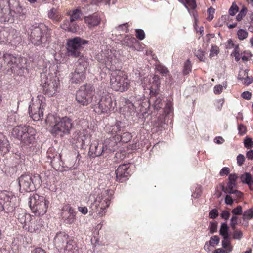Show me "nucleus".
<instances>
[{"label": "nucleus", "mask_w": 253, "mask_h": 253, "mask_svg": "<svg viewBox=\"0 0 253 253\" xmlns=\"http://www.w3.org/2000/svg\"><path fill=\"white\" fill-rule=\"evenodd\" d=\"M87 63L83 58H80L76 65V68L73 72L70 74V81L71 84H80L85 78V71Z\"/></svg>", "instance_id": "f8f14e48"}, {"label": "nucleus", "mask_w": 253, "mask_h": 253, "mask_svg": "<svg viewBox=\"0 0 253 253\" xmlns=\"http://www.w3.org/2000/svg\"><path fill=\"white\" fill-rule=\"evenodd\" d=\"M217 223L216 222H210L209 226L210 232L213 234L217 231Z\"/></svg>", "instance_id": "5fc2aeb1"}, {"label": "nucleus", "mask_w": 253, "mask_h": 253, "mask_svg": "<svg viewBox=\"0 0 253 253\" xmlns=\"http://www.w3.org/2000/svg\"><path fill=\"white\" fill-rule=\"evenodd\" d=\"M136 36L140 40H142L145 38V34L144 31L142 29L136 30Z\"/></svg>", "instance_id": "603ef678"}, {"label": "nucleus", "mask_w": 253, "mask_h": 253, "mask_svg": "<svg viewBox=\"0 0 253 253\" xmlns=\"http://www.w3.org/2000/svg\"><path fill=\"white\" fill-rule=\"evenodd\" d=\"M29 30V39L36 45L45 43L51 34L50 30L42 23H35L30 26Z\"/></svg>", "instance_id": "f03ea898"}, {"label": "nucleus", "mask_w": 253, "mask_h": 253, "mask_svg": "<svg viewBox=\"0 0 253 253\" xmlns=\"http://www.w3.org/2000/svg\"><path fill=\"white\" fill-rule=\"evenodd\" d=\"M9 33L5 30H2L0 31V43L4 42L7 41Z\"/></svg>", "instance_id": "58836bf2"}, {"label": "nucleus", "mask_w": 253, "mask_h": 253, "mask_svg": "<svg viewBox=\"0 0 253 253\" xmlns=\"http://www.w3.org/2000/svg\"><path fill=\"white\" fill-rule=\"evenodd\" d=\"M238 6L234 3H233L229 10V13L231 16H234L238 11Z\"/></svg>", "instance_id": "8fccbe9b"}, {"label": "nucleus", "mask_w": 253, "mask_h": 253, "mask_svg": "<svg viewBox=\"0 0 253 253\" xmlns=\"http://www.w3.org/2000/svg\"><path fill=\"white\" fill-rule=\"evenodd\" d=\"M32 217L30 214L27 213L25 210L21 209L17 210L16 217L23 228L25 229V226H27L31 220Z\"/></svg>", "instance_id": "b1692460"}, {"label": "nucleus", "mask_w": 253, "mask_h": 253, "mask_svg": "<svg viewBox=\"0 0 253 253\" xmlns=\"http://www.w3.org/2000/svg\"><path fill=\"white\" fill-rule=\"evenodd\" d=\"M48 16L50 19L55 21L58 22L60 21L61 16L57 13L56 9L54 8L49 11Z\"/></svg>", "instance_id": "72a5a7b5"}, {"label": "nucleus", "mask_w": 253, "mask_h": 253, "mask_svg": "<svg viewBox=\"0 0 253 253\" xmlns=\"http://www.w3.org/2000/svg\"><path fill=\"white\" fill-rule=\"evenodd\" d=\"M29 204L35 215L40 216L46 212L49 202L45 197L35 194L29 197Z\"/></svg>", "instance_id": "6e6552de"}, {"label": "nucleus", "mask_w": 253, "mask_h": 253, "mask_svg": "<svg viewBox=\"0 0 253 253\" xmlns=\"http://www.w3.org/2000/svg\"><path fill=\"white\" fill-rule=\"evenodd\" d=\"M231 55L234 56L235 60L236 61L238 62L240 60V49H239L238 45L235 46L234 51L231 53Z\"/></svg>", "instance_id": "49530a36"}, {"label": "nucleus", "mask_w": 253, "mask_h": 253, "mask_svg": "<svg viewBox=\"0 0 253 253\" xmlns=\"http://www.w3.org/2000/svg\"><path fill=\"white\" fill-rule=\"evenodd\" d=\"M93 106L97 113H108L113 111L116 103L108 93H97L93 98Z\"/></svg>", "instance_id": "20e7f679"}, {"label": "nucleus", "mask_w": 253, "mask_h": 253, "mask_svg": "<svg viewBox=\"0 0 253 253\" xmlns=\"http://www.w3.org/2000/svg\"><path fill=\"white\" fill-rule=\"evenodd\" d=\"M232 213L234 215V216L242 214L243 211L242 206L239 205L236 208L233 209L232 211Z\"/></svg>", "instance_id": "3c124183"}, {"label": "nucleus", "mask_w": 253, "mask_h": 253, "mask_svg": "<svg viewBox=\"0 0 253 253\" xmlns=\"http://www.w3.org/2000/svg\"><path fill=\"white\" fill-rule=\"evenodd\" d=\"M88 41L79 37L67 40L66 43V55L72 58H82L81 50L88 43Z\"/></svg>", "instance_id": "0eeeda50"}, {"label": "nucleus", "mask_w": 253, "mask_h": 253, "mask_svg": "<svg viewBox=\"0 0 253 253\" xmlns=\"http://www.w3.org/2000/svg\"><path fill=\"white\" fill-rule=\"evenodd\" d=\"M49 125L52 126L50 131L51 134L55 137L62 138L70 134L73 122L69 117H64L55 119L54 124L49 123Z\"/></svg>", "instance_id": "7ed1b4c3"}, {"label": "nucleus", "mask_w": 253, "mask_h": 253, "mask_svg": "<svg viewBox=\"0 0 253 253\" xmlns=\"http://www.w3.org/2000/svg\"><path fill=\"white\" fill-rule=\"evenodd\" d=\"M137 40L133 37L126 36L124 39L122 44L127 47H132L134 43L137 42Z\"/></svg>", "instance_id": "c756f323"}, {"label": "nucleus", "mask_w": 253, "mask_h": 253, "mask_svg": "<svg viewBox=\"0 0 253 253\" xmlns=\"http://www.w3.org/2000/svg\"><path fill=\"white\" fill-rule=\"evenodd\" d=\"M119 142L127 143L129 142L132 139V135L131 133L128 132L123 133L121 135L119 136Z\"/></svg>", "instance_id": "473e14b6"}, {"label": "nucleus", "mask_w": 253, "mask_h": 253, "mask_svg": "<svg viewBox=\"0 0 253 253\" xmlns=\"http://www.w3.org/2000/svg\"><path fill=\"white\" fill-rule=\"evenodd\" d=\"M253 218V210L252 208H250L244 211L243 214V219L250 220Z\"/></svg>", "instance_id": "4c0bfd02"}, {"label": "nucleus", "mask_w": 253, "mask_h": 253, "mask_svg": "<svg viewBox=\"0 0 253 253\" xmlns=\"http://www.w3.org/2000/svg\"><path fill=\"white\" fill-rule=\"evenodd\" d=\"M219 53L218 48L217 46H212L210 53V57H212L215 55H217Z\"/></svg>", "instance_id": "864d4df0"}, {"label": "nucleus", "mask_w": 253, "mask_h": 253, "mask_svg": "<svg viewBox=\"0 0 253 253\" xmlns=\"http://www.w3.org/2000/svg\"><path fill=\"white\" fill-rule=\"evenodd\" d=\"M76 212L75 209L69 205L63 207L61 212V217L66 224H72L75 220Z\"/></svg>", "instance_id": "f3484780"}, {"label": "nucleus", "mask_w": 253, "mask_h": 253, "mask_svg": "<svg viewBox=\"0 0 253 253\" xmlns=\"http://www.w3.org/2000/svg\"><path fill=\"white\" fill-rule=\"evenodd\" d=\"M223 89V87L221 85H217L214 87V92L216 94H220Z\"/></svg>", "instance_id": "774afa93"}, {"label": "nucleus", "mask_w": 253, "mask_h": 253, "mask_svg": "<svg viewBox=\"0 0 253 253\" xmlns=\"http://www.w3.org/2000/svg\"><path fill=\"white\" fill-rule=\"evenodd\" d=\"M12 12L16 14H20L22 13L23 9L17 2L15 7L11 10L9 1L6 0H0V18L1 22L12 23L14 20Z\"/></svg>", "instance_id": "9d476101"}, {"label": "nucleus", "mask_w": 253, "mask_h": 253, "mask_svg": "<svg viewBox=\"0 0 253 253\" xmlns=\"http://www.w3.org/2000/svg\"><path fill=\"white\" fill-rule=\"evenodd\" d=\"M233 238L236 240H240L243 237V233L241 230L237 229H233Z\"/></svg>", "instance_id": "a19ab883"}, {"label": "nucleus", "mask_w": 253, "mask_h": 253, "mask_svg": "<svg viewBox=\"0 0 253 253\" xmlns=\"http://www.w3.org/2000/svg\"><path fill=\"white\" fill-rule=\"evenodd\" d=\"M68 238L69 236L68 234L64 232H59L57 233L54 239V245L56 248H57L60 252L62 251L64 247L65 244H66L69 241L68 240Z\"/></svg>", "instance_id": "5701e85b"}, {"label": "nucleus", "mask_w": 253, "mask_h": 253, "mask_svg": "<svg viewBox=\"0 0 253 253\" xmlns=\"http://www.w3.org/2000/svg\"><path fill=\"white\" fill-rule=\"evenodd\" d=\"M209 217L211 219L216 218L218 215V211L216 209H214L209 212Z\"/></svg>", "instance_id": "4d7b16f0"}, {"label": "nucleus", "mask_w": 253, "mask_h": 253, "mask_svg": "<svg viewBox=\"0 0 253 253\" xmlns=\"http://www.w3.org/2000/svg\"><path fill=\"white\" fill-rule=\"evenodd\" d=\"M62 251L64 253H78V248L75 241L69 240Z\"/></svg>", "instance_id": "cd10ccee"}, {"label": "nucleus", "mask_w": 253, "mask_h": 253, "mask_svg": "<svg viewBox=\"0 0 253 253\" xmlns=\"http://www.w3.org/2000/svg\"><path fill=\"white\" fill-rule=\"evenodd\" d=\"M111 196L112 193L110 190L102 191L101 195H99L92 204L90 208H92V211H95L99 207L101 211H103L109 206Z\"/></svg>", "instance_id": "4468645a"}, {"label": "nucleus", "mask_w": 253, "mask_h": 253, "mask_svg": "<svg viewBox=\"0 0 253 253\" xmlns=\"http://www.w3.org/2000/svg\"><path fill=\"white\" fill-rule=\"evenodd\" d=\"M45 104L40 99L30 105L29 113L30 117L35 121H38L43 118V109Z\"/></svg>", "instance_id": "dca6fc26"}, {"label": "nucleus", "mask_w": 253, "mask_h": 253, "mask_svg": "<svg viewBox=\"0 0 253 253\" xmlns=\"http://www.w3.org/2000/svg\"><path fill=\"white\" fill-rule=\"evenodd\" d=\"M247 8L243 6L239 12V13L236 16V19L238 21H240L246 15L247 12Z\"/></svg>", "instance_id": "79ce46f5"}, {"label": "nucleus", "mask_w": 253, "mask_h": 253, "mask_svg": "<svg viewBox=\"0 0 253 253\" xmlns=\"http://www.w3.org/2000/svg\"><path fill=\"white\" fill-rule=\"evenodd\" d=\"M172 103L171 101H168L166 104L164 108V112L166 115L170 114L173 109Z\"/></svg>", "instance_id": "a18cd8bd"}, {"label": "nucleus", "mask_w": 253, "mask_h": 253, "mask_svg": "<svg viewBox=\"0 0 253 253\" xmlns=\"http://www.w3.org/2000/svg\"><path fill=\"white\" fill-rule=\"evenodd\" d=\"M238 217L236 216H233L232 217L231 219V227L233 229H236V225L238 224L237 223Z\"/></svg>", "instance_id": "13d9d810"}, {"label": "nucleus", "mask_w": 253, "mask_h": 253, "mask_svg": "<svg viewBox=\"0 0 253 253\" xmlns=\"http://www.w3.org/2000/svg\"><path fill=\"white\" fill-rule=\"evenodd\" d=\"M241 180L243 183L247 184L250 187L253 184V177L249 173H245L241 176Z\"/></svg>", "instance_id": "7c9ffc66"}, {"label": "nucleus", "mask_w": 253, "mask_h": 253, "mask_svg": "<svg viewBox=\"0 0 253 253\" xmlns=\"http://www.w3.org/2000/svg\"><path fill=\"white\" fill-rule=\"evenodd\" d=\"M43 226L42 221L39 216H32L27 226H25V230L31 233H39Z\"/></svg>", "instance_id": "aec40b11"}, {"label": "nucleus", "mask_w": 253, "mask_h": 253, "mask_svg": "<svg viewBox=\"0 0 253 253\" xmlns=\"http://www.w3.org/2000/svg\"><path fill=\"white\" fill-rule=\"evenodd\" d=\"M229 227L226 223L221 224L220 229L219 231L220 234L222 235L224 239H229V235L228 234Z\"/></svg>", "instance_id": "2f4dec72"}, {"label": "nucleus", "mask_w": 253, "mask_h": 253, "mask_svg": "<svg viewBox=\"0 0 253 253\" xmlns=\"http://www.w3.org/2000/svg\"><path fill=\"white\" fill-rule=\"evenodd\" d=\"M73 23V22L71 21L70 19V20L66 19L63 22V24H62L61 25V27L64 29H65V30L68 29V30L71 31V29L72 28V24Z\"/></svg>", "instance_id": "de8ad7c7"}, {"label": "nucleus", "mask_w": 253, "mask_h": 253, "mask_svg": "<svg viewBox=\"0 0 253 253\" xmlns=\"http://www.w3.org/2000/svg\"><path fill=\"white\" fill-rule=\"evenodd\" d=\"M35 133V130L33 127L22 125L15 126L12 131V136L25 145H29L34 142Z\"/></svg>", "instance_id": "39448f33"}, {"label": "nucleus", "mask_w": 253, "mask_h": 253, "mask_svg": "<svg viewBox=\"0 0 253 253\" xmlns=\"http://www.w3.org/2000/svg\"><path fill=\"white\" fill-rule=\"evenodd\" d=\"M104 153L106 152L102 143L99 144L97 141H94L91 143L88 152L89 157L95 158Z\"/></svg>", "instance_id": "4be33fe9"}, {"label": "nucleus", "mask_w": 253, "mask_h": 253, "mask_svg": "<svg viewBox=\"0 0 253 253\" xmlns=\"http://www.w3.org/2000/svg\"><path fill=\"white\" fill-rule=\"evenodd\" d=\"M215 12V9L211 6L210 8H209L207 10V13H208V17L207 18V20L209 21H211L214 16L213 14Z\"/></svg>", "instance_id": "09e8293b"}, {"label": "nucleus", "mask_w": 253, "mask_h": 253, "mask_svg": "<svg viewBox=\"0 0 253 253\" xmlns=\"http://www.w3.org/2000/svg\"><path fill=\"white\" fill-rule=\"evenodd\" d=\"M94 88L90 84L81 86L76 94V100L79 104L83 106H87L91 103L95 96Z\"/></svg>", "instance_id": "1a4fd4ad"}, {"label": "nucleus", "mask_w": 253, "mask_h": 253, "mask_svg": "<svg viewBox=\"0 0 253 253\" xmlns=\"http://www.w3.org/2000/svg\"><path fill=\"white\" fill-rule=\"evenodd\" d=\"M153 79V85L150 88H153L154 91H156L158 90V91H160L161 83L159 76L157 75H155L154 76Z\"/></svg>", "instance_id": "e433bc0d"}, {"label": "nucleus", "mask_w": 253, "mask_h": 253, "mask_svg": "<svg viewBox=\"0 0 253 253\" xmlns=\"http://www.w3.org/2000/svg\"><path fill=\"white\" fill-rule=\"evenodd\" d=\"M191 67L192 65L191 64V62L189 59H188L184 63L183 69L184 74L186 75L188 74L191 71Z\"/></svg>", "instance_id": "37998d69"}, {"label": "nucleus", "mask_w": 253, "mask_h": 253, "mask_svg": "<svg viewBox=\"0 0 253 253\" xmlns=\"http://www.w3.org/2000/svg\"><path fill=\"white\" fill-rule=\"evenodd\" d=\"M157 70L163 76H166L169 74V71L167 68L163 66H158L157 67Z\"/></svg>", "instance_id": "6e6d98bb"}, {"label": "nucleus", "mask_w": 253, "mask_h": 253, "mask_svg": "<svg viewBox=\"0 0 253 253\" xmlns=\"http://www.w3.org/2000/svg\"><path fill=\"white\" fill-rule=\"evenodd\" d=\"M237 35L240 40H243L248 37V33L245 30L240 29L237 32Z\"/></svg>", "instance_id": "ea45409f"}, {"label": "nucleus", "mask_w": 253, "mask_h": 253, "mask_svg": "<svg viewBox=\"0 0 253 253\" xmlns=\"http://www.w3.org/2000/svg\"><path fill=\"white\" fill-rule=\"evenodd\" d=\"M178 1L185 6L190 13V10H195L197 7L196 0H178Z\"/></svg>", "instance_id": "c85d7f7f"}, {"label": "nucleus", "mask_w": 253, "mask_h": 253, "mask_svg": "<svg viewBox=\"0 0 253 253\" xmlns=\"http://www.w3.org/2000/svg\"><path fill=\"white\" fill-rule=\"evenodd\" d=\"M244 144L245 147L248 149L253 147V141L252 139L247 136L244 139Z\"/></svg>", "instance_id": "c03bdc74"}, {"label": "nucleus", "mask_w": 253, "mask_h": 253, "mask_svg": "<svg viewBox=\"0 0 253 253\" xmlns=\"http://www.w3.org/2000/svg\"><path fill=\"white\" fill-rule=\"evenodd\" d=\"M196 56L201 61H204V52L201 50H198L196 53Z\"/></svg>", "instance_id": "680f3d73"}, {"label": "nucleus", "mask_w": 253, "mask_h": 253, "mask_svg": "<svg viewBox=\"0 0 253 253\" xmlns=\"http://www.w3.org/2000/svg\"><path fill=\"white\" fill-rule=\"evenodd\" d=\"M4 66V60L3 54L0 52V72H3Z\"/></svg>", "instance_id": "0e129e2a"}, {"label": "nucleus", "mask_w": 253, "mask_h": 253, "mask_svg": "<svg viewBox=\"0 0 253 253\" xmlns=\"http://www.w3.org/2000/svg\"><path fill=\"white\" fill-rule=\"evenodd\" d=\"M118 74L114 72L110 77V85L111 88L116 91L124 92L129 87L130 82L128 78L124 75Z\"/></svg>", "instance_id": "9b49d317"}, {"label": "nucleus", "mask_w": 253, "mask_h": 253, "mask_svg": "<svg viewBox=\"0 0 253 253\" xmlns=\"http://www.w3.org/2000/svg\"><path fill=\"white\" fill-rule=\"evenodd\" d=\"M245 160V157L243 155L241 154H239L237 157V162L238 165L239 166H241L243 164Z\"/></svg>", "instance_id": "052dcab7"}, {"label": "nucleus", "mask_w": 253, "mask_h": 253, "mask_svg": "<svg viewBox=\"0 0 253 253\" xmlns=\"http://www.w3.org/2000/svg\"><path fill=\"white\" fill-rule=\"evenodd\" d=\"M237 186V182H228L226 187L223 185L221 186L222 190L225 193H229L232 191H234V188H235Z\"/></svg>", "instance_id": "c9c22d12"}, {"label": "nucleus", "mask_w": 253, "mask_h": 253, "mask_svg": "<svg viewBox=\"0 0 253 253\" xmlns=\"http://www.w3.org/2000/svg\"><path fill=\"white\" fill-rule=\"evenodd\" d=\"M12 193L7 191L0 192V211L9 212L13 210L14 205L12 200L15 199Z\"/></svg>", "instance_id": "2eb2a0df"}, {"label": "nucleus", "mask_w": 253, "mask_h": 253, "mask_svg": "<svg viewBox=\"0 0 253 253\" xmlns=\"http://www.w3.org/2000/svg\"><path fill=\"white\" fill-rule=\"evenodd\" d=\"M41 85L44 94L48 96H52L57 91L59 80L55 79L51 80L44 74L42 76Z\"/></svg>", "instance_id": "ddd939ff"}, {"label": "nucleus", "mask_w": 253, "mask_h": 253, "mask_svg": "<svg viewBox=\"0 0 253 253\" xmlns=\"http://www.w3.org/2000/svg\"><path fill=\"white\" fill-rule=\"evenodd\" d=\"M19 190L21 193L30 192L34 191L36 187H39L42 182L39 174H23L17 179Z\"/></svg>", "instance_id": "423d86ee"}, {"label": "nucleus", "mask_w": 253, "mask_h": 253, "mask_svg": "<svg viewBox=\"0 0 253 253\" xmlns=\"http://www.w3.org/2000/svg\"><path fill=\"white\" fill-rule=\"evenodd\" d=\"M31 253H46L45 251L41 247H37L33 249Z\"/></svg>", "instance_id": "338daca9"}, {"label": "nucleus", "mask_w": 253, "mask_h": 253, "mask_svg": "<svg viewBox=\"0 0 253 253\" xmlns=\"http://www.w3.org/2000/svg\"><path fill=\"white\" fill-rule=\"evenodd\" d=\"M123 127L122 123L121 122H117L114 125H106L105 131L108 134L115 135L120 132Z\"/></svg>", "instance_id": "a878e982"}, {"label": "nucleus", "mask_w": 253, "mask_h": 253, "mask_svg": "<svg viewBox=\"0 0 253 253\" xmlns=\"http://www.w3.org/2000/svg\"><path fill=\"white\" fill-rule=\"evenodd\" d=\"M70 15V19L71 22H74L81 18V16L82 14V12L79 9H75L69 13Z\"/></svg>", "instance_id": "f704fd0d"}, {"label": "nucleus", "mask_w": 253, "mask_h": 253, "mask_svg": "<svg viewBox=\"0 0 253 253\" xmlns=\"http://www.w3.org/2000/svg\"><path fill=\"white\" fill-rule=\"evenodd\" d=\"M129 164L120 165L115 171L116 180L119 182H123L130 176Z\"/></svg>", "instance_id": "a211bd4d"}, {"label": "nucleus", "mask_w": 253, "mask_h": 253, "mask_svg": "<svg viewBox=\"0 0 253 253\" xmlns=\"http://www.w3.org/2000/svg\"><path fill=\"white\" fill-rule=\"evenodd\" d=\"M238 129L240 135L244 134L246 132V128L245 126L242 124L238 125Z\"/></svg>", "instance_id": "e2e57ef3"}, {"label": "nucleus", "mask_w": 253, "mask_h": 253, "mask_svg": "<svg viewBox=\"0 0 253 253\" xmlns=\"http://www.w3.org/2000/svg\"><path fill=\"white\" fill-rule=\"evenodd\" d=\"M10 148L9 140L3 134L0 133V154L4 156L9 152Z\"/></svg>", "instance_id": "393cba45"}, {"label": "nucleus", "mask_w": 253, "mask_h": 253, "mask_svg": "<svg viewBox=\"0 0 253 253\" xmlns=\"http://www.w3.org/2000/svg\"><path fill=\"white\" fill-rule=\"evenodd\" d=\"M119 139V135H115L114 136L110 137L104 140L102 144L106 153L113 152L118 149Z\"/></svg>", "instance_id": "6ab92c4d"}, {"label": "nucleus", "mask_w": 253, "mask_h": 253, "mask_svg": "<svg viewBox=\"0 0 253 253\" xmlns=\"http://www.w3.org/2000/svg\"><path fill=\"white\" fill-rule=\"evenodd\" d=\"M84 21L88 27H91L98 25L100 22V18L97 14L94 13L92 15L85 16Z\"/></svg>", "instance_id": "bb28decb"}, {"label": "nucleus", "mask_w": 253, "mask_h": 253, "mask_svg": "<svg viewBox=\"0 0 253 253\" xmlns=\"http://www.w3.org/2000/svg\"><path fill=\"white\" fill-rule=\"evenodd\" d=\"M3 56L4 60L3 73H14L18 75L24 73L25 61L23 58L15 56L8 53H3Z\"/></svg>", "instance_id": "f257e3e1"}, {"label": "nucleus", "mask_w": 253, "mask_h": 253, "mask_svg": "<svg viewBox=\"0 0 253 253\" xmlns=\"http://www.w3.org/2000/svg\"><path fill=\"white\" fill-rule=\"evenodd\" d=\"M220 238L217 236L215 235L211 237L210 240L209 241V242H211V243L214 244V247L216 245H218L219 243Z\"/></svg>", "instance_id": "bf43d9fd"}, {"label": "nucleus", "mask_w": 253, "mask_h": 253, "mask_svg": "<svg viewBox=\"0 0 253 253\" xmlns=\"http://www.w3.org/2000/svg\"><path fill=\"white\" fill-rule=\"evenodd\" d=\"M230 172V169L228 167H224L220 172V175L221 176L227 175Z\"/></svg>", "instance_id": "69168bd1"}, {"label": "nucleus", "mask_w": 253, "mask_h": 253, "mask_svg": "<svg viewBox=\"0 0 253 253\" xmlns=\"http://www.w3.org/2000/svg\"><path fill=\"white\" fill-rule=\"evenodd\" d=\"M150 102L153 103V105L155 110H159L163 106L162 100L163 97L159 95V91L158 90L154 91V88H150Z\"/></svg>", "instance_id": "412c9836"}]
</instances>
